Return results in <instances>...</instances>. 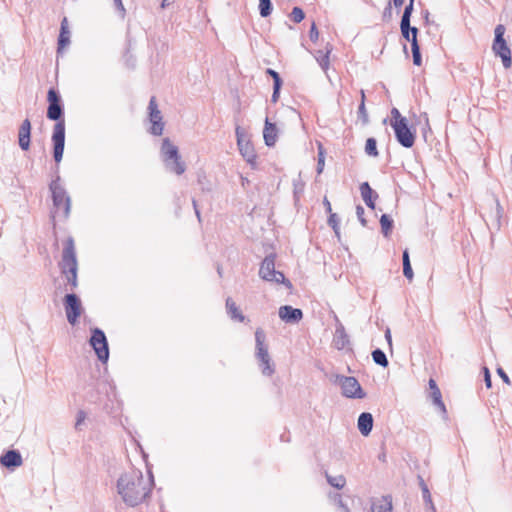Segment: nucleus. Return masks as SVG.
I'll use <instances>...</instances> for the list:
<instances>
[{"instance_id": "1", "label": "nucleus", "mask_w": 512, "mask_h": 512, "mask_svg": "<svg viewBox=\"0 0 512 512\" xmlns=\"http://www.w3.org/2000/svg\"><path fill=\"white\" fill-rule=\"evenodd\" d=\"M152 483L145 479L139 470H131L120 476L117 490L122 500L129 506L143 502L151 491Z\"/></svg>"}, {"instance_id": "2", "label": "nucleus", "mask_w": 512, "mask_h": 512, "mask_svg": "<svg viewBox=\"0 0 512 512\" xmlns=\"http://www.w3.org/2000/svg\"><path fill=\"white\" fill-rule=\"evenodd\" d=\"M47 100L49 102L47 117L50 120L57 121L53 128L52 142L53 157L59 163L62 160L65 145V122L62 119L63 108L60 103V96L55 89H49Z\"/></svg>"}, {"instance_id": "3", "label": "nucleus", "mask_w": 512, "mask_h": 512, "mask_svg": "<svg viewBox=\"0 0 512 512\" xmlns=\"http://www.w3.org/2000/svg\"><path fill=\"white\" fill-rule=\"evenodd\" d=\"M59 265L62 274L66 276L67 283L71 286V290L75 289L78 285V263L76 258L74 240L71 237H69L64 243L62 259Z\"/></svg>"}, {"instance_id": "4", "label": "nucleus", "mask_w": 512, "mask_h": 512, "mask_svg": "<svg viewBox=\"0 0 512 512\" xmlns=\"http://www.w3.org/2000/svg\"><path fill=\"white\" fill-rule=\"evenodd\" d=\"M255 343V357L259 362L261 372L263 375L271 376L275 370L268 352L266 334L262 328H257L255 331Z\"/></svg>"}, {"instance_id": "5", "label": "nucleus", "mask_w": 512, "mask_h": 512, "mask_svg": "<svg viewBox=\"0 0 512 512\" xmlns=\"http://www.w3.org/2000/svg\"><path fill=\"white\" fill-rule=\"evenodd\" d=\"M161 154L165 166L169 171L174 172L177 175H181L185 172L186 166L185 163L181 161L178 148L172 144L168 138H165L162 142Z\"/></svg>"}, {"instance_id": "6", "label": "nucleus", "mask_w": 512, "mask_h": 512, "mask_svg": "<svg viewBox=\"0 0 512 512\" xmlns=\"http://www.w3.org/2000/svg\"><path fill=\"white\" fill-rule=\"evenodd\" d=\"M49 189L52 193L53 205L56 208L55 213H59L62 210L63 217L68 218L71 209V199L60 183L59 176L50 183Z\"/></svg>"}, {"instance_id": "7", "label": "nucleus", "mask_w": 512, "mask_h": 512, "mask_svg": "<svg viewBox=\"0 0 512 512\" xmlns=\"http://www.w3.org/2000/svg\"><path fill=\"white\" fill-rule=\"evenodd\" d=\"M259 276L265 281L273 282L276 284H283L289 289L292 288L291 282L285 278L284 274L275 269L274 254L267 255L264 258L260 265Z\"/></svg>"}, {"instance_id": "8", "label": "nucleus", "mask_w": 512, "mask_h": 512, "mask_svg": "<svg viewBox=\"0 0 512 512\" xmlns=\"http://www.w3.org/2000/svg\"><path fill=\"white\" fill-rule=\"evenodd\" d=\"M505 26L498 24L495 27V38L492 44V51L494 54L501 58L504 68L508 69L512 65L511 49L509 48L506 40L504 39Z\"/></svg>"}, {"instance_id": "9", "label": "nucleus", "mask_w": 512, "mask_h": 512, "mask_svg": "<svg viewBox=\"0 0 512 512\" xmlns=\"http://www.w3.org/2000/svg\"><path fill=\"white\" fill-rule=\"evenodd\" d=\"M335 383L341 387L342 394L346 398L363 399L366 396V393L355 377L336 375Z\"/></svg>"}, {"instance_id": "10", "label": "nucleus", "mask_w": 512, "mask_h": 512, "mask_svg": "<svg viewBox=\"0 0 512 512\" xmlns=\"http://www.w3.org/2000/svg\"><path fill=\"white\" fill-rule=\"evenodd\" d=\"M64 308L68 322L75 325L83 311L81 300L76 294L69 293L64 298Z\"/></svg>"}, {"instance_id": "11", "label": "nucleus", "mask_w": 512, "mask_h": 512, "mask_svg": "<svg viewBox=\"0 0 512 512\" xmlns=\"http://www.w3.org/2000/svg\"><path fill=\"white\" fill-rule=\"evenodd\" d=\"M90 345L93 347L98 359L100 361H107L109 357V349L106 336L102 330L95 328L92 331L90 338Z\"/></svg>"}, {"instance_id": "12", "label": "nucleus", "mask_w": 512, "mask_h": 512, "mask_svg": "<svg viewBox=\"0 0 512 512\" xmlns=\"http://www.w3.org/2000/svg\"><path fill=\"white\" fill-rule=\"evenodd\" d=\"M397 141L405 148H411L415 142V134L408 127L407 120H399L392 127Z\"/></svg>"}, {"instance_id": "13", "label": "nucleus", "mask_w": 512, "mask_h": 512, "mask_svg": "<svg viewBox=\"0 0 512 512\" xmlns=\"http://www.w3.org/2000/svg\"><path fill=\"white\" fill-rule=\"evenodd\" d=\"M149 119L152 123L151 133L159 136L163 133L164 123L162 121L161 111L158 109V105L155 97H151L149 101Z\"/></svg>"}, {"instance_id": "14", "label": "nucleus", "mask_w": 512, "mask_h": 512, "mask_svg": "<svg viewBox=\"0 0 512 512\" xmlns=\"http://www.w3.org/2000/svg\"><path fill=\"white\" fill-rule=\"evenodd\" d=\"M236 137L237 145L241 155L248 163H253L256 158L254 148L251 143L245 139V133L240 127L236 128Z\"/></svg>"}, {"instance_id": "15", "label": "nucleus", "mask_w": 512, "mask_h": 512, "mask_svg": "<svg viewBox=\"0 0 512 512\" xmlns=\"http://www.w3.org/2000/svg\"><path fill=\"white\" fill-rule=\"evenodd\" d=\"M279 317L286 323H298L303 318L301 309L293 308L289 305H284L279 308Z\"/></svg>"}, {"instance_id": "16", "label": "nucleus", "mask_w": 512, "mask_h": 512, "mask_svg": "<svg viewBox=\"0 0 512 512\" xmlns=\"http://www.w3.org/2000/svg\"><path fill=\"white\" fill-rule=\"evenodd\" d=\"M30 135H31V122L29 119H25L18 132V142L22 150L26 151L30 147Z\"/></svg>"}, {"instance_id": "17", "label": "nucleus", "mask_w": 512, "mask_h": 512, "mask_svg": "<svg viewBox=\"0 0 512 512\" xmlns=\"http://www.w3.org/2000/svg\"><path fill=\"white\" fill-rule=\"evenodd\" d=\"M336 329L333 337V344L338 350L344 349L349 344V337L345 331L344 326L336 317Z\"/></svg>"}, {"instance_id": "18", "label": "nucleus", "mask_w": 512, "mask_h": 512, "mask_svg": "<svg viewBox=\"0 0 512 512\" xmlns=\"http://www.w3.org/2000/svg\"><path fill=\"white\" fill-rule=\"evenodd\" d=\"M0 463L6 468H15L22 465L21 454L16 450H9L0 458Z\"/></svg>"}, {"instance_id": "19", "label": "nucleus", "mask_w": 512, "mask_h": 512, "mask_svg": "<svg viewBox=\"0 0 512 512\" xmlns=\"http://www.w3.org/2000/svg\"><path fill=\"white\" fill-rule=\"evenodd\" d=\"M429 388L431 390L430 397L433 401V404L439 409V411L445 415L447 413L444 402L442 401V394L440 389L438 388L435 380H429Z\"/></svg>"}, {"instance_id": "20", "label": "nucleus", "mask_w": 512, "mask_h": 512, "mask_svg": "<svg viewBox=\"0 0 512 512\" xmlns=\"http://www.w3.org/2000/svg\"><path fill=\"white\" fill-rule=\"evenodd\" d=\"M357 426L363 436H368L373 428L372 414L368 412L361 413L358 418Z\"/></svg>"}, {"instance_id": "21", "label": "nucleus", "mask_w": 512, "mask_h": 512, "mask_svg": "<svg viewBox=\"0 0 512 512\" xmlns=\"http://www.w3.org/2000/svg\"><path fill=\"white\" fill-rule=\"evenodd\" d=\"M277 128L275 124L271 123L268 118L265 120L263 137L267 146H273L277 140Z\"/></svg>"}, {"instance_id": "22", "label": "nucleus", "mask_w": 512, "mask_h": 512, "mask_svg": "<svg viewBox=\"0 0 512 512\" xmlns=\"http://www.w3.org/2000/svg\"><path fill=\"white\" fill-rule=\"evenodd\" d=\"M372 512H392V498L390 496H382L373 500L371 505Z\"/></svg>"}, {"instance_id": "23", "label": "nucleus", "mask_w": 512, "mask_h": 512, "mask_svg": "<svg viewBox=\"0 0 512 512\" xmlns=\"http://www.w3.org/2000/svg\"><path fill=\"white\" fill-rule=\"evenodd\" d=\"M70 43V31L68 27V20L64 17L61 21L60 34L58 38V51L65 48Z\"/></svg>"}, {"instance_id": "24", "label": "nucleus", "mask_w": 512, "mask_h": 512, "mask_svg": "<svg viewBox=\"0 0 512 512\" xmlns=\"http://www.w3.org/2000/svg\"><path fill=\"white\" fill-rule=\"evenodd\" d=\"M360 192H361V196H362V199L364 200L365 204L369 208L374 209L375 204H374L373 195L375 196V198H377V194H375V192L372 190V188L370 187V185L367 182H364L360 185Z\"/></svg>"}, {"instance_id": "25", "label": "nucleus", "mask_w": 512, "mask_h": 512, "mask_svg": "<svg viewBox=\"0 0 512 512\" xmlns=\"http://www.w3.org/2000/svg\"><path fill=\"white\" fill-rule=\"evenodd\" d=\"M226 309H227V313L229 314V316L232 319L237 320L239 322L244 321V319H245L244 315L241 313V311L237 307L236 303L230 297L227 298V300H226Z\"/></svg>"}, {"instance_id": "26", "label": "nucleus", "mask_w": 512, "mask_h": 512, "mask_svg": "<svg viewBox=\"0 0 512 512\" xmlns=\"http://www.w3.org/2000/svg\"><path fill=\"white\" fill-rule=\"evenodd\" d=\"M417 29H413V36L411 39V48H412V54H413V63L417 66L421 65V54H420V48L417 41Z\"/></svg>"}, {"instance_id": "27", "label": "nucleus", "mask_w": 512, "mask_h": 512, "mask_svg": "<svg viewBox=\"0 0 512 512\" xmlns=\"http://www.w3.org/2000/svg\"><path fill=\"white\" fill-rule=\"evenodd\" d=\"M331 49H327L325 52L319 50L315 54L316 61L319 63L320 67L324 72L327 71L329 67V54Z\"/></svg>"}, {"instance_id": "28", "label": "nucleus", "mask_w": 512, "mask_h": 512, "mask_svg": "<svg viewBox=\"0 0 512 512\" xmlns=\"http://www.w3.org/2000/svg\"><path fill=\"white\" fill-rule=\"evenodd\" d=\"M403 274L408 280L413 279V270L410 264L409 253L407 250L403 252Z\"/></svg>"}, {"instance_id": "29", "label": "nucleus", "mask_w": 512, "mask_h": 512, "mask_svg": "<svg viewBox=\"0 0 512 512\" xmlns=\"http://www.w3.org/2000/svg\"><path fill=\"white\" fill-rule=\"evenodd\" d=\"M372 359L376 364L382 367H387L389 364L385 353L381 349H375L372 352Z\"/></svg>"}, {"instance_id": "30", "label": "nucleus", "mask_w": 512, "mask_h": 512, "mask_svg": "<svg viewBox=\"0 0 512 512\" xmlns=\"http://www.w3.org/2000/svg\"><path fill=\"white\" fill-rule=\"evenodd\" d=\"M328 483L337 489H342L346 484V479L343 475L331 476L327 475Z\"/></svg>"}, {"instance_id": "31", "label": "nucleus", "mask_w": 512, "mask_h": 512, "mask_svg": "<svg viewBox=\"0 0 512 512\" xmlns=\"http://www.w3.org/2000/svg\"><path fill=\"white\" fill-rule=\"evenodd\" d=\"M380 224L383 234L388 236L391 232L393 221L387 214H383L380 218Z\"/></svg>"}, {"instance_id": "32", "label": "nucleus", "mask_w": 512, "mask_h": 512, "mask_svg": "<svg viewBox=\"0 0 512 512\" xmlns=\"http://www.w3.org/2000/svg\"><path fill=\"white\" fill-rule=\"evenodd\" d=\"M259 12L262 17H268L272 12L270 0H259Z\"/></svg>"}, {"instance_id": "33", "label": "nucleus", "mask_w": 512, "mask_h": 512, "mask_svg": "<svg viewBox=\"0 0 512 512\" xmlns=\"http://www.w3.org/2000/svg\"><path fill=\"white\" fill-rule=\"evenodd\" d=\"M365 152L370 156H378L377 143L374 138H368L366 140Z\"/></svg>"}, {"instance_id": "34", "label": "nucleus", "mask_w": 512, "mask_h": 512, "mask_svg": "<svg viewBox=\"0 0 512 512\" xmlns=\"http://www.w3.org/2000/svg\"><path fill=\"white\" fill-rule=\"evenodd\" d=\"M357 116H358V119L361 120L363 125L368 124L369 116H368V112H367L365 103H363V101H361V103L358 107Z\"/></svg>"}, {"instance_id": "35", "label": "nucleus", "mask_w": 512, "mask_h": 512, "mask_svg": "<svg viewBox=\"0 0 512 512\" xmlns=\"http://www.w3.org/2000/svg\"><path fill=\"white\" fill-rule=\"evenodd\" d=\"M325 165V153L324 148L321 143L318 144V163H317V173L321 174L323 172Z\"/></svg>"}, {"instance_id": "36", "label": "nucleus", "mask_w": 512, "mask_h": 512, "mask_svg": "<svg viewBox=\"0 0 512 512\" xmlns=\"http://www.w3.org/2000/svg\"><path fill=\"white\" fill-rule=\"evenodd\" d=\"M401 33L403 37L411 42L413 36V29H417L416 27H411L410 23L404 25V23H400Z\"/></svg>"}, {"instance_id": "37", "label": "nucleus", "mask_w": 512, "mask_h": 512, "mask_svg": "<svg viewBox=\"0 0 512 512\" xmlns=\"http://www.w3.org/2000/svg\"><path fill=\"white\" fill-rule=\"evenodd\" d=\"M413 3L414 0H410L409 4L405 7L404 13L402 15L401 23H404L406 25L407 23H410V17L413 11Z\"/></svg>"}, {"instance_id": "38", "label": "nucleus", "mask_w": 512, "mask_h": 512, "mask_svg": "<svg viewBox=\"0 0 512 512\" xmlns=\"http://www.w3.org/2000/svg\"><path fill=\"white\" fill-rule=\"evenodd\" d=\"M328 224L332 227L335 234L338 236L339 235V218H338L337 214L332 213V212L330 213V216L328 219Z\"/></svg>"}, {"instance_id": "39", "label": "nucleus", "mask_w": 512, "mask_h": 512, "mask_svg": "<svg viewBox=\"0 0 512 512\" xmlns=\"http://www.w3.org/2000/svg\"><path fill=\"white\" fill-rule=\"evenodd\" d=\"M292 20L295 22V23H300L303 19H304V12L301 8L299 7H294L292 9V12L290 14Z\"/></svg>"}, {"instance_id": "40", "label": "nucleus", "mask_w": 512, "mask_h": 512, "mask_svg": "<svg viewBox=\"0 0 512 512\" xmlns=\"http://www.w3.org/2000/svg\"><path fill=\"white\" fill-rule=\"evenodd\" d=\"M267 74H269L273 78V81H274L273 86H276V91L280 90L281 85H282V80H281L279 74L276 71H274L273 69H267Z\"/></svg>"}, {"instance_id": "41", "label": "nucleus", "mask_w": 512, "mask_h": 512, "mask_svg": "<svg viewBox=\"0 0 512 512\" xmlns=\"http://www.w3.org/2000/svg\"><path fill=\"white\" fill-rule=\"evenodd\" d=\"M399 120H407V119L405 117L401 116V114L397 108H393L391 110V121H390L391 126L393 127L395 122H397Z\"/></svg>"}, {"instance_id": "42", "label": "nucleus", "mask_w": 512, "mask_h": 512, "mask_svg": "<svg viewBox=\"0 0 512 512\" xmlns=\"http://www.w3.org/2000/svg\"><path fill=\"white\" fill-rule=\"evenodd\" d=\"M85 419H86V413L83 410H79L77 412V416H76L75 428L80 429V427L84 423Z\"/></svg>"}, {"instance_id": "43", "label": "nucleus", "mask_w": 512, "mask_h": 512, "mask_svg": "<svg viewBox=\"0 0 512 512\" xmlns=\"http://www.w3.org/2000/svg\"><path fill=\"white\" fill-rule=\"evenodd\" d=\"M356 214H357V217H358L359 221L361 222V224L363 226H366L367 221L364 218V208L362 206L358 205L356 207Z\"/></svg>"}, {"instance_id": "44", "label": "nucleus", "mask_w": 512, "mask_h": 512, "mask_svg": "<svg viewBox=\"0 0 512 512\" xmlns=\"http://www.w3.org/2000/svg\"><path fill=\"white\" fill-rule=\"evenodd\" d=\"M309 37H310V40L313 41V42H316L318 40L319 32L317 30V27H316L315 23H313L312 26H311V29H310V32H309Z\"/></svg>"}, {"instance_id": "45", "label": "nucleus", "mask_w": 512, "mask_h": 512, "mask_svg": "<svg viewBox=\"0 0 512 512\" xmlns=\"http://www.w3.org/2000/svg\"><path fill=\"white\" fill-rule=\"evenodd\" d=\"M421 487H422V494H423V498L426 502H431V495H430V492L428 490V487L426 486V484H424V482L422 481L421 482Z\"/></svg>"}, {"instance_id": "46", "label": "nucleus", "mask_w": 512, "mask_h": 512, "mask_svg": "<svg viewBox=\"0 0 512 512\" xmlns=\"http://www.w3.org/2000/svg\"><path fill=\"white\" fill-rule=\"evenodd\" d=\"M484 381L487 388H491L492 382H491V375L489 372V369L487 367H484Z\"/></svg>"}, {"instance_id": "47", "label": "nucleus", "mask_w": 512, "mask_h": 512, "mask_svg": "<svg viewBox=\"0 0 512 512\" xmlns=\"http://www.w3.org/2000/svg\"><path fill=\"white\" fill-rule=\"evenodd\" d=\"M497 373L498 375L502 378V380L506 383V384H510V378L508 377V375L505 373V371L502 369V368H498L497 369Z\"/></svg>"}, {"instance_id": "48", "label": "nucleus", "mask_w": 512, "mask_h": 512, "mask_svg": "<svg viewBox=\"0 0 512 512\" xmlns=\"http://www.w3.org/2000/svg\"><path fill=\"white\" fill-rule=\"evenodd\" d=\"M385 339L389 345V347H392V336H391V330L390 328H386L385 330Z\"/></svg>"}, {"instance_id": "49", "label": "nucleus", "mask_w": 512, "mask_h": 512, "mask_svg": "<svg viewBox=\"0 0 512 512\" xmlns=\"http://www.w3.org/2000/svg\"><path fill=\"white\" fill-rule=\"evenodd\" d=\"M337 496H338V504H339V508H340L341 512H350V510L347 507V505H345L342 502L341 496L340 495H337Z\"/></svg>"}, {"instance_id": "50", "label": "nucleus", "mask_w": 512, "mask_h": 512, "mask_svg": "<svg viewBox=\"0 0 512 512\" xmlns=\"http://www.w3.org/2000/svg\"><path fill=\"white\" fill-rule=\"evenodd\" d=\"M279 91L280 90H277L276 91V86H273V94H272V101L273 102H276L278 100V97H279Z\"/></svg>"}, {"instance_id": "51", "label": "nucleus", "mask_w": 512, "mask_h": 512, "mask_svg": "<svg viewBox=\"0 0 512 512\" xmlns=\"http://www.w3.org/2000/svg\"><path fill=\"white\" fill-rule=\"evenodd\" d=\"M323 203H324V206L326 208V211L328 213H331L332 212V208H331V204H330L329 200L327 198H324Z\"/></svg>"}, {"instance_id": "52", "label": "nucleus", "mask_w": 512, "mask_h": 512, "mask_svg": "<svg viewBox=\"0 0 512 512\" xmlns=\"http://www.w3.org/2000/svg\"><path fill=\"white\" fill-rule=\"evenodd\" d=\"M115 5L118 9H120L122 12L125 11L122 0H114Z\"/></svg>"}, {"instance_id": "53", "label": "nucleus", "mask_w": 512, "mask_h": 512, "mask_svg": "<svg viewBox=\"0 0 512 512\" xmlns=\"http://www.w3.org/2000/svg\"><path fill=\"white\" fill-rule=\"evenodd\" d=\"M193 206H194V210H195L196 216L200 220V212H199V210L197 208V204H196L195 200H193Z\"/></svg>"}, {"instance_id": "54", "label": "nucleus", "mask_w": 512, "mask_h": 512, "mask_svg": "<svg viewBox=\"0 0 512 512\" xmlns=\"http://www.w3.org/2000/svg\"><path fill=\"white\" fill-rule=\"evenodd\" d=\"M393 3L395 5V7H400L403 5L404 0H393Z\"/></svg>"}, {"instance_id": "55", "label": "nucleus", "mask_w": 512, "mask_h": 512, "mask_svg": "<svg viewBox=\"0 0 512 512\" xmlns=\"http://www.w3.org/2000/svg\"><path fill=\"white\" fill-rule=\"evenodd\" d=\"M361 101H363V103H365V93H364V90H361Z\"/></svg>"}]
</instances>
